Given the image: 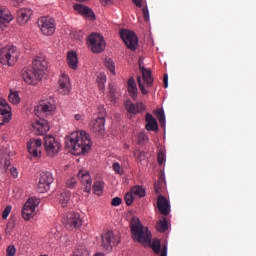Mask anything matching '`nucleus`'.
<instances>
[{
    "label": "nucleus",
    "mask_w": 256,
    "mask_h": 256,
    "mask_svg": "<svg viewBox=\"0 0 256 256\" xmlns=\"http://www.w3.org/2000/svg\"><path fill=\"white\" fill-rule=\"evenodd\" d=\"M103 188H104V182H101V181L94 182L93 190H94V193L97 194L98 196L103 194Z\"/></svg>",
    "instance_id": "nucleus-36"
},
{
    "label": "nucleus",
    "mask_w": 256,
    "mask_h": 256,
    "mask_svg": "<svg viewBox=\"0 0 256 256\" xmlns=\"http://www.w3.org/2000/svg\"><path fill=\"white\" fill-rule=\"evenodd\" d=\"M141 72L142 77H137L138 85L141 92L144 95H147L149 93V88L152 87L154 83V79L152 77L150 69H145V67H142Z\"/></svg>",
    "instance_id": "nucleus-11"
},
{
    "label": "nucleus",
    "mask_w": 256,
    "mask_h": 256,
    "mask_svg": "<svg viewBox=\"0 0 256 256\" xmlns=\"http://www.w3.org/2000/svg\"><path fill=\"white\" fill-rule=\"evenodd\" d=\"M38 27L45 37H51L56 31V20L51 16H41L38 18Z\"/></svg>",
    "instance_id": "nucleus-7"
},
{
    "label": "nucleus",
    "mask_w": 256,
    "mask_h": 256,
    "mask_svg": "<svg viewBox=\"0 0 256 256\" xmlns=\"http://www.w3.org/2000/svg\"><path fill=\"white\" fill-rule=\"evenodd\" d=\"M74 119L77 121V123H84L86 117L84 113H75Z\"/></svg>",
    "instance_id": "nucleus-43"
},
{
    "label": "nucleus",
    "mask_w": 256,
    "mask_h": 256,
    "mask_svg": "<svg viewBox=\"0 0 256 256\" xmlns=\"http://www.w3.org/2000/svg\"><path fill=\"white\" fill-rule=\"evenodd\" d=\"M139 156L140 157L145 156V152H139Z\"/></svg>",
    "instance_id": "nucleus-58"
},
{
    "label": "nucleus",
    "mask_w": 256,
    "mask_h": 256,
    "mask_svg": "<svg viewBox=\"0 0 256 256\" xmlns=\"http://www.w3.org/2000/svg\"><path fill=\"white\" fill-rule=\"evenodd\" d=\"M84 35L83 31H73V33H71V38L77 41H83Z\"/></svg>",
    "instance_id": "nucleus-39"
},
{
    "label": "nucleus",
    "mask_w": 256,
    "mask_h": 256,
    "mask_svg": "<svg viewBox=\"0 0 256 256\" xmlns=\"http://www.w3.org/2000/svg\"><path fill=\"white\" fill-rule=\"evenodd\" d=\"M72 90L71 79L67 73H61L58 79V93L69 95Z\"/></svg>",
    "instance_id": "nucleus-16"
},
{
    "label": "nucleus",
    "mask_w": 256,
    "mask_h": 256,
    "mask_svg": "<svg viewBox=\"0 0 256 256\" xmlns=\"http://www.w3.org/2000/svg\"><path fill=\"white\" fill-rule=\"evenodd\" d=\"M12 117V107H10L6 99L0 98V125L9 123Z\"/></svg>",
    "instance_id": "nucleus-17"
},
{
    "label": "nucleus",
    "mask_w": 256,
    "mask_h": 256,
    "mask_svg": "<svg viewBox=\"0 0 256 256\" xmlns=\"http://www.w3.org/2000/svg\"><path fill=\"white\" fill-rule=\"evenodd\" d=\"M164 162H166V156L164 154V152H159L158 153V163L160 165L164 164Z\"/></svg>",
    "instance_id": "nucleus-47"
},
{
    "label": "nucleus",
    "mask_w": 256,
    "mask_h": 256,
    "mask_svg": "<svg viewBox=\"0 0 256 256\" xmlns=\"http://www.w3.org/2000/svg\"><path fill=\"white\" fill-rule=\"evenodd\" d=\"M167 255H168V249L167 247H164V249H162L160 256H167Z\"/></svg>",
    "instance_id": "nucleus-53"
},
{
    "label": "nucleus",
    "mask_w": 256,
    "mask_h": 256,
    "mask_svg": "<svg viewBox=\"0 0 256 256\" xmlns=\"http://www.w3.org/2000/svg\"><path fill=\"white\" fill-rule=\"evenodd\" d=\"M67 65L70 69L76 71L79 67L78 55L75 51H68L67 53Z\"/></svg>",
    "instance_id": "nucleus-24"
},
{
    "label": "nucleus",
    "mask_w": 256,
    "mask_h": 256,
    "mask_svg": "<svg viewBox=\"0 0 256 256\" xmlns=\"http://www.w3.org/2000/svg\"><path fill=\"white\" fill-rule=\"evenodd\" d=\"M48 73V62L45 57L38 56L33 59L32 67L22 69V79L29 85H38Z\"/></svg>",
    "instance_id": "nucleus-4"
},
{
    "label": "nucleus",
    "mask_w": 256,
    "mask_h": 256,
    "mask_svg": "<svg viewBox=\"0 0 256 256\" xmlns=\"http://www.w3.org/2000/svg\"><path fill=\"white\" fill-rule=\"evenodd\" d=\"M10 172H11V174H12V176H13L14 178H18L19 173H18L17 168H15V167L10 168Z\"/></svg>",
    "instance_id": "nucleus-51"
},
{
    "label": "nucleus",
    "mask_w": 256,
    "mask_h": 256,
    "mask_svg": "<svg viewBox=\"0 0 256 256\" xmlns=\"http://www.w3.org/2000/svg\"><path fill=\"white\" fill-rule=\"evenodd\" d=\"M42 140L38 139H31L27 143V150L29 154L34 156V158H41V152H42Z\"/></svg>",
    "instance_id": "nucleus-18"
},
{
    "label": "nucleus",
    "mask_w": 256,
    "mask_h": 256,
    "mask_svg": "<svg viewBox=\"0 0 256 256\" xmlns=\"http://www.w3.org/2000/svg\"><path fill=\"white\" fill-rule=\"evenodd\" d=\"M146 129L148 131H158V121L156 117L152 115V113H146Z\"/></svg>",
    "instance_id": "nucleus-26"
},
{
    "label": "nucleus",
    "mask_w": 256,
    "mask_h": 256,
    "mask_svg": "<svg viewBox=\"0 0 256 256\" xmlns=\"http://www.w3.org/2000/svg\"><path fill=\"white\" fill-rule=\"evenodd\" d=\"M20 4V0H16V2H14V6H18Z\"/></svg>",
    "instance_id": "nucleus-57"
},
{
    "label": "nucleus",
    "mask_w": 256,
    "mask_h": 256,
    "mask_svg": "<svg viewBox=\"0 0 256 256\" xmlns=\"http://www.w3.org/2000/svg\"><path fill=\"white\" fill-rule=\"evenodd\" d=\"M44 147L48 156H50L51 158H54L55 156H57V154H59L62 148L61 142L56 138H54V136H45Z\"/></svg>",
    "instance_id": "nucleus-13"
},
{
    "label": "nucleus",
    "mask_w": 256,
    "mask_h": 256,
    "mask_svg": "<svg viewBox=\"0 0 256 256\" xmlns=\"http://www.w3.org/2000/svg\"><path fill=\"white\" fill-rule=\"evenodd\" d=\"M7 256H15L16 255V247L14 245H9L6 249Z\"/></svg>",
    "instance_id": "nucleus-45"
},
{
    "label": "nucleus",
    "mask_w": 256,
    "mask_h": 256,
    "mask_svg": "<svg viewBox=\"0 0 256 256\" xmlns=\"http://www.w3.org/2000/svg\"><path fill=\"white\" fill-rule=\"evenodd\" d=\"M104 65L112 75H116V65L111 57L105 58Z\"/></svg>",
    "instance_id": "nucleus-31"
},
{
    "label": "nucleus",
    "mask_w": 256,
    "mask_h": 256,
    "mask_svg": "<svg viewBox=\"0 0 256 256\" xmlns=\"http://www.w3.org/2000/svg\"><path fill=\"white\" fill-rule=\"evenodd\" d=\"M120 238L119 236H115L113 230H108V232H104L102 234V247L106 251H111L113 249V245H119Z\"/></svg>",
    "instance_id": "nucleus-15"
},
{
    "label": "nucleus",
    "mask_w": 256,
    "mask_h": 256,
    "mask_svg": "<svg viewBox=\"0 0 256 256\" xmlns=\"http://www.w3.org/2000/svg\"><path fill=\"white\" fill-rule=\"evenodd\" d=\"M43 256H48V255H43Z\"/></svg>",
    "instance_id": "nucleus-62"
},
{
    "label": "nucleus",
    "mask_w": 256,
    "mask_h": 256,
    "mask_svg": "<svg viewBox=\"0 0 256 256\" xmlns=\"http://www.w3.org/2000/svg\"><path fill=\"white\" fill-rule=\"evenodd\" d=\"M145 142H148V136H146L145 133L141 132L138 135V144H144Z\"/></svg>",
    "instance_id": "nucleus-44"
},
{
    "label": "nucleus",
    "mask_w": 256,
    "mask_h": 256,
    "mask_svg": "<svg viewBox=\"0 0 256 256\" xmlns=\"http://www.w3.org/2000/svg\"><path fill=\"white\" fill-rule=\"evenodd\" d=\"M15 152H10L8 148H5L4 150H0V168H9L11 166V160L10 157L14 156Z\"/></svg>",
    "instance_id": "nucleus-21"
},
{
    "label": "nucleus",
    "mask_w": 256,
    "mask_h": 256,
    "mask_svg": "<svg viewBox=\"0 0 256 256\" xmlns=\"http://www.w3.org/2000/svg\"><path fill=\"white\" fill-rule=\"evenodd\" d=\"M19 57L20 53L18 49L13 45H7L0 50V63H2V65L13 67V65L17 63Z\"/></svg>",
    "instance_id": "nucleus-5"
},
{
    "label": "nucleus",
    "mask_w": 256,
    "mask_h": 256,
    "mask_svg": "<svg viewBox=\"0 0 256 256\" xmlns=\"http://www.w3.org/2000/svg\"><path fill=\"white\" fill-rule=\"evenodd\" d=\"M74 196H75V200H80V196H79V194L74 193Z\"/></svg>",
    "instance_id": "nucleus-56"
},
{
    "label": "nucleus",
    "mask_w": 256,
    "mask_h": 256,
    "mask_svg": "<svg viewBox=\"0 0 256 256\" xmlns=\"http://www.w3.org/2000/svg\"><path fill=\"white\" fill-rule=\"evenodd\" d=\"M64 223L68 231H77V229H81L83 220L79 212H67L64 216Z\"/></svg>",
    "instance_id": "nucleus-10"
},
{
    "label": "nucleus",
    "mask_w": 256,
    "mask_h": 256,
    "mask_svg": "<svg viewBox=\"0 0 256 256\" xmlns=\"http://www.w3.org/2000/svg\"><path fill=\"white\" fill-rule=\"evenodd\" d=\"M88 47L93 53H102L106 49V41L102 35L92 33L87 39Z\"/></svg>",
    "instance_id": "nucleus-8"
},
{
    "label": "nucleus",
    "mask_w": 256,
    "mask_h": 256,
    "mask_svg": "<svg viewBox=\"0 0 256 256\" xmlns=\"http://www.w3.org/2000/svg\"><path fill=\"white\" fill-rule=\"evenodd\" d=\"M77 2H85V0H77Z\"/></svg>",
    "instance_id": "nucleus-60"
},
{
    "label": "nucleus",
    "mask_w": 256,
    "mask_h": 256,
    "mask_svg": "<svg viewBox=\"0 0 256 256\" xmlns=\"http://www.w3.org/2000/svg\"><path fill=\"white\" fill-rule=\"evenodd\" d=\"M40 200L39 198L31 197L25 202L22 207V217L24 220H31L34 218L35 214H37V206H39Z\"/></svg>",
    "instance_id": "nucleus-12"
},
{
    "label": "nucleus",
    "mask_w": 256,
    "mask_h": 256,
    "mask_svg": "<svg viewBox=\"0 0 256 256\" xmlns=\"http://www.w3.org/2000/svg\"><path fill=\"white\" fill-rule=\"evenodd\" d=\"M156 229L159 233H166V231H168L169 224H168V220L166 217L158 220V222L156 224Z\"/></svg>",
    "instance_id": "nucleus-30"
},
{
    "label": "nucleus",
    "mask_w": 256,
    "mask_h": 256,
    "mask_svg": "<svg viewBox=\"0 0 256 256\" xmlns=\"http://www.w3.org/2000/svg\"><path fill=\"white\" fill-rule=\"evenodd\" d=\"M8 99L10 103H13L14 105H18L21 101V97L19 95V91H10L8 95Z\"/></svg>",
    "instance_id": "nucleus-32"
},
{
    "label": "nucleus",
    "mask_w": 256,
    "mask_h": 256,
    "mask_svg": "<svg viewBox=\"0 0 256 256\" xmlns=\"http://www.w3.org/2000/svg\"><path fill=\"white\" fill-rule=\"evenodd\" d=\"M73 256H90L89 255V251H87V249H75Z\"/></svg>",
    "instance_id": "nucleus-40"
},
{
    "label": "nucleus",
    "mask_w": 256,
    "mask_h": 256,
    "mask_svg": "<svg viewBox=\"0 0 256 256\" xmlns=\"http://www.w3.org/2000/svg\"><path fill=\"white\" fill-rule=\"evenodd\" d=\"M14 16L10 10H5L2 6H0V23H11L13 21Z\"/></svg>",
    "instance_id": "nucleus-27"
},
{
    "label": "nucleus",
    "mask_w": 256,
    "mask_h": 256,
    "mask_svg": "<svg viewBox=\"0 0 256 256\" xmlns=\"http://www.w3.org/2000/svg\"><path fill=\"white\" fill-rule=\"evenodd\" d=\"M11 210H12L11 204H8V206H6V208H4L3 214H2V216H3L4 219L8 218V216H9Z\"/></svg>",
    "instance_id": "nucleus-46"
},
{
    "label": "nucleus",
    "mask_w": 256,
    "mask_h": 256,
    "mask_svg": "<svg viewBox=\"0 0 256 256\" xmlns=\"http://www.w3.org/2000/svg\"><path fill=\"white\" fill-rule=\"evenodd\" d=\"M53 182H54V176L52 172H41L39 182L37 184L38 192L40 193L48 192Z\"/></svg>",
    "instance_id": "nucleus-14"
},
{
    "label": "nucleus",
    "mask_w": 256,
    "mask_h": 256,
    "mask_svg": "<svg viewBox=\"0 0 256 256\" xmlns=\"http://www.w3.org/2000/svg\"><path fill=\"white\" fill-rule=\"evenodd\" d=\"M51 234L53 235V237L55 239H59V237H60V232H58L57 228H52L51 229Z\"/></svg>",
    "instance_id": "nucleus-50"
},
{
    "label": "nucleus",
    "mask_w": 256,
    "mask_h": 256,
    "mask_svg": "<svg viewBox=\"0 0 256 256\" xmlns=\"http://www.w3.org/2000/svg\"><path fill=\"white\" fill-rule=\"evenodd\" d=\"M119 35L122 41L125 43L126 47L131 51H136L139 47V39L134 33V31H129L128 29H121Z\"/></svg>",
    "instance_id": "nucleus-9"
},
{
    "label": "nucleus",
    "mask_w": 256,
    "mask_h": 256,
    "mask_svg": "<svg viewBox=\"0 0 256 256\" xmlns=\"http://www.w3.org/2000/svg\"><path fill=\"white\" fill-rule=\"evenodd\" d=\"M113 170L116 172V174H124V170L119 164V162H114L113 164Z\"/></svg>",
    "instance_id": "nucleus-41"
},
{
    "label": "nucleus",
    "mask_w": 256,
    "mask_h": 256,
    "mask_svg": "<svg viewBox=\"0 0 256 256\" xmlns=\"http://www.w3.org/2000/svg\"><path fill=\"white\" fill-rule=\"evenodd\" d=\"M78 178L80 179L81 183L84 184V191L91 192V188L93 184L91 174H89L87 170H79Z\"/></svg>",
    "instance_id": "nucleus-19"
},
{
    "label": "nucleus",
    "mask_w": 256,
    "mask_h": 256,
    "mask_svg": "<svg viewBox=\"0 0 256 256\" xmlns=\"http://www.w3.org/2000/svg\"><path fill=\"white\" fill-rule=\"evenodd\" d=\"M130 229L133 241L142 243L143 245L150 244L154 253L159 254L161 251V243L158 239L152 242V232L148 226H144L137 216H133L130 221Z\"/></svg>",
    "instance_id": "nucleus-2"
},
{
    "label": "nucleus",
    "mask_w": 256,
    "mask_h": 256,
    "mask_svg": "<svg viewBox=\"0 0 256 256\" xmlns=\"http://www.w3.org/2000/svg\"><path fill=\"white\" fill-rule=\"evenodd\" d=\"M77 184H78V180L77 178H75V176H71L66 180V188L74 189L76 188Z\"/></svg>",
    "instance_id": "nucleus-38"
},
{
    "label": "nucleus",
    "mask_w": 256,
    "mask_h": 256,
    "mask_svg": "<svg viewBox=\"0 0 256 256\" xmlns=\"http://www.w3.org/2000/svg\"><path fill=\"white\" fill-rule=\"evenodd\" d=\"M125 148H129V146H128V145H126V146H125Z\"/></svg>",
    "instance_id": "nucleus-61"
},
{
    "label": "nucleus",
    "mask_w": 256,
    "mask_h": 256,
    "mask_svg": "<svg viewBox=\"0 0 256 256\" xmlns=\"http://www.w3.org/2000/svg\"><path fill=\"white\" fill-rule=\"evenodd\" d=\"M143 13H144V20L145 21H150V11L148 9V6L143 8Z\"/></svg>",
    "instance_id": "nucleus-49"
},
{
    "label": "nucleus",
    "mask_w": 256,
    "mask_h": 256,
    "mask_svg": "<svg viewBox=\"0 0 256 256\" xmlns=\"http://www.w3.org/2000/svg\"><path fill=\"white\" fill-rule=\"evenodd\" d=\"M132 192L134 196H137L138 198H143L146 194L145 188L143 186H133Z\"/></svg>",
    "instance_id": "nucleus-34"
},
{
    "label": "nucleus",
    "mask_w": 256,
    "mask_h": 256,
    "mask_svg": "<svg viewBox=\"0 0 256 256\" xmlns=\"http://www.w3.org/2000/svg\"><path fill=\"white\" fill-rule=\"evenodd\" d=\"M158 209L162 214H169L171 212V204L165 196H159L157 200Z\"/></svg>",
    "instance_id": "nucleus-25"
},
{
    "label": "nucleus",
    "mask_w": 256,
    "mask_h": 256,
    "mask_svg": "<svg viewBox=\"0 0 256 256\" xmlns=\"http://www.w3.org/2000/svg\"><path fill=\"white\" fill-rule=\"evenodd\" d=\"M128 91L133 99H137V83L133 77L128 80Z\"/></svg>",
    "instance_id": "nucleus-29"
},
{
    "label": "nucleus",
    "mask_w": 256,
    "mask_h": 256,
    "mask_svg": "<svg viewBox=\"0 0 256 256\" xmlns=\"http://www.w3.org/2000/svg\"><path fill=\"white\" fill-rule=\"evenodd\" d=\"M102 2V4H109V2H111V0H100Z\"/></svg>",
    "instance_id": "nucleus-55"
},
{
    "label": "nucleus",
    "mask_w": 256,
    "mask_h": 256,
    "mask_svg": "<svg viewBox=\"0 0 256 256\" xmlns=\"http://www.w3.org/2000/svg\"><path fill=\"white\" fill-rule=\"evenodd\" d=\"M65 144L71 154L81 156L90 152L93 142L85 130H77L65 138Z\"/></svg>",
    "instance_id": "nucleus-3"
},
{
    "label": "nucleus",
    "mask_w": 256,
    "mask_h": 256,
    "mask_svg": "<svg viewBox=\"0 0 256 256\" xmlns=\"http://www.w3.org/2000/svg\"><path fill=\"white\" fill-rule=\"evenodd\" d=\"M108 97L110 98V101H112V103L116 101V90L114 87L110 88V91H108Z\"/></svg>",
    "instance_id": "nucleus-42"
},
{
    "label": "nucleus",
    "mask_w": 256,
    "mask_h": 256,
    "mask_svg": "<svg viewBox=\"0 0 256 256\" xmlns=\"http://www.w3.org/2000/svg\"><path fill=\"white\" fill-rule=\"evenodd\" d=\"M56 109L57 105L55 104V99L53 97L42 99L35 105L34 113L37 117L33 119L32 129L37 136H44L50 129L47 119H44L43 115H53Z\"/></svg>",
    "instance_id": "nucleus-1"
},
{
    "label": "nucleus",
    "mask_w": 256,
    "mask_h": 256,
    "mask_svg": "<svg viewBox=\"0 0 256 256\" xmlns=\"http://www.w3.org/2000/svg\"><path fill=\"white\" fill-rule=\"evenodd\" d=\"M106 115L107 112L104 105H99L97 115H94L90 123V127L93 131H98L99 134H103V131H105Z\"/></svg>",
    "instance_id": "nucleus-6"
},
{
    "label": "nucleus",
    "mask_w": 256,
    "mask_h": 256,
    "mask_svg": "<svg viewBox=\"0 0 256 256\" xmlns=\"http://www.w3.org/2000/svg\"><path fill=\"white\" fill-rule=\"evenodd\" d=\"M95 256H105L103 253H97Z\"/></svg>",
    "instance_id": "nucleus-59"
},
{
    "label": "nucleus",
    "mask_w": 256,
    "mask_h": 256,
    "mask_svg": "<svg viewBox=\"0 0 256 256\" xmlns=\"http://www.w3.org/2000/svg\"><path fill=\"white\" fill-rule=\"evenodd\" d=\"M156 115L159 119L161 127H166V115L163 109H157Z\"/></svg>",
    "instance_id": "nucleus-35"
},
{
    "label": "nucleus",
    "mask_w": 256,
    "mask_h": 256,
    "mask_svg": "<svg viewBox=\"0 0 256 256\" xmlns=\"http://www.w3.org/2000/svg\"><path fill=\"white\" fill-rule=\"evenodd\" d=\"M58 200L61 204V206H63L64 208L66 206H68L70 200H71V192L70 190H63L62 192H60L59 196H58Z\"/></svg>",
    "instance_id": "nucleus-28"
},
{
    "label": "nucleus",
    "mask_w": 256,
    "mask_h": 256,
    "mask_svg": "<svg viewBox=\"0 0 256 256\" xmlns=\"http://www.w3.org/2000/svg\"><path fill=\"white\" fill-rule=\"evenodd\" d=\"M74 9L83 16H86L87 19H92V21L96 19L94 11L89 6H85V4H74Z\"/></svg>",
    "instance_id": "nucleus-22"
},
{
    "label": "nucleus",
    "mask_w": 256,
    "mask_h": 256,
    "mask_svg": "<svg viewBox=\"0 0 256 256\" xmlns=\"http://www.w3.org/2000/svg\"><path fill=\"white\" fill-rule=\"evenodd\" d=\"M169 85V75L167 73L164 74V87L167 88Z\"/></svg>",
    "instance_id": "nucleus-52"
},
{
    "label": "nucleus",
    "mask_w": 256,
    "mask_h": 256,
    "mask_svg": "<svg viewBox=\"0 0 256 256\" xmlns=\"http://www.w3.org/2000/svg\"><path fill=\"white\" fill-rule=\"evenodd\" d=\"M120 204H122V198L119 196L112 198V206H120Z\"/></svg>",
    "instance_id": "nucleus-48"
},
{
    "label": "nucleus",
    "mask_w": 256,
    "mask_h": 256,
    "mask_svg": "<svg viewBox=\"0 0 256 256\" xmlns=\"http://www.w3.org/2000/svg\"><path fill=\"white\" fill-rule=\"evenodd\" d=\"M134 2V4H136V6L141 7L142 6V2L143 0H132Z\"/></svg>",
    "instance_id": "nucleus-54"
},
{
    "label": "nucleus",
    "mask_w": 256,
    "mask_h": 256,
    "mask_svg": "<svg viewBox=\"0 0 256 256\" xmlns=\"http://www.w3.org/2000/svg\"><path fill=\"white\" fill-rule=\"evenodd\" d=\"M125 108L128 111V113H141L145 109V105L143 103H133V101H130V99H127L125 101Z\"/></svg>",
    "instance_id": "nucleus-23"
},
{
    "label": "nucleus",
    "mask_w": 256,
    "mask_h": 256,
    "mask_svg": "<svg viewBox=\"0 0 256 256\" xmlns=\"http://www.w3.org/2000/svg\"><path fill=\"white\" fill-rule=\"evenodd\" d=\"M135 195H134V192H133V188H131V190L129 192H126L125 194V202L128 206H130L131 204H133L134 200H135Z\"/></svg>",
    "instance_id": "nucleus-37"
},
{
    "label": "nucleus",
    "mask_w": 256,
    "mask_h": 256,
    "mask_svg": "<svg viewBox=\"0 0 256 256\" xmlns=\"http://www.w3.org/2000/svg\"><path fill=\"white\" fill-rule=\"evenodd\" d=\"M97 83L99 85V89L104 90L107 83V75L106 73H99L97 76Z\"/></svg>",
    "instance_id": "nucleus-33"
},
{
    "label": "nucleus",
    "mask_w": 256,
    "mask_h": 256,
    "mask_svg": "<svg viewBox=\"0 0 256 256\" xmlns=\"http://www.w3.org/2000/svg\"><path fill=\"white\" fill-rule=\"evenodd\" d=\"M33 10L31 8H20L17 12V21L19 25H27L30 21Z\"/></svg>",
    "instance_id": "nucleus-20"
}]
</instances>
